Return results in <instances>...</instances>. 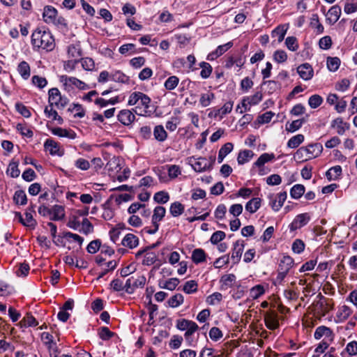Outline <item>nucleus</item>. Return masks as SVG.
<instances>
[{
  "label": "nucleus",
  "instance_id": "nucleus-2",
  "mask_svg": "<svg viewBox=\"0 0 357 357\" xmlns=\"http://www.w3.org/2000/svg\"><path fill=\"white\" fill-rule=\"evenodd\" d=\"M50 107L56 106L58 109H63L69 102V99L61 96L57 88H52L48 91Z\"/></svg>",
  "mask_w": 357,
  "mask_h": 357
},
{
  "label": "nucleus",
  "instance_id": "nucleus-9",
  "mask_svg": "<svg viewBox=\"0 0 357 357\" xmlns=\"http://www.w3.org/2000/svg\"><path fill=\"white\" fill-rule=\"evenodd\" d=\"M297 72L300 77L304 80H310L313 77V69L310 64L305 63L297 68Z\"/></svg>",
  "mask_w": 357,
  "mask_h": 357
},
{
  "label": "nucleus",
  "instance_id": "nucleus-15",
  "mask_svg": "<svg viewBox=\"0 0 357 357\" xmlns=\"http://www.w3.org/2000/svg\"><path fill=\"white\" fill-rule=\"evenodd\" d=\"M121 243L123 245L132 249L138 245L139 239L134 234H128L123 238Z\"/></svg>",
  "mask_w": 357,
  "mask_h": 357
},
{
  "label": "nucleus",
  "instance_id": "nucleus-64",
  "mask_svg": "<svg viewBox=\"0 0 357 357\" xmlns=\"http://www.w3.org/2000/svg\"><path fill=\"white\" fill-rule=\"evenodd\" d=\"M344 351L349 356H354L357 354V342L352 341L347 344Z\"/></svg>",
  "mask_w": 357,
  "mask_h": 357
},
{
  "label": "nucleus",
  "instance_id": "nucleus-14",
  "mask_svg": "<svg viewBox=\"0 0 357 357\" xmlns=\"http://www.w3.org/2000/svg\"><path fill=\"white\" fill-rule=\"evenodd\" d=\"M331 127H337V134L342 135L346 130L349 129L350 126L348 123L344 122L342 118H337L332 121Z\"/></svg>",
  "mask_w": 357,
  "mask_h": 357
},
{
  "label": "nucleus",
  "instance_id": "nucleus-54",
  "mask_svg": "<svg viewBox=\"0 0 357 357\" xmlns=\"http://www.w3.org/2000/svg\"><path fill=\"white\" fill-rule=\"evenodd\" d=\"M101 247V241L99 239H96L89 243L86 247V250L89 253H96Z\"/></svg>",
  "mask_w": 357,
  "mask_h": 357
},
{
  "label": "nucleus",
  "instance_id": "nucleus-58",
  "mask_svg": "<svg viewBox=\"0 0 357 357\" xmlns=\"http://www.w3.org/2000/svg\"><path fill=\"white\" fill-rule=\"evenodd\" d=\"M351 312L352 311L349 307L343 305L340 308L337 312V317L340 319V320L344 321L349 317Z\"/></svg>",
  "mask_w": 357,
  "mask_h": 357
},
{
  "label": "nucleus",
  "instance_id": "nucleus-62",
  "mask_svg": "<svg viewBox=\"0 0 357 357\" xmlns=\"http://www.w3.org/2000/svg\"><path fill=\"white\" fill-rule=\"evenodd\" d=\"M31 81L32 83L39 89L44 88L47 84V81L45 77H42L38 75H33Z\"/></svg>",
  "mask_w": 357,
  "mask_h": 357
},
{
  "label": "nucleus",
  "instance_id": "nucleus-39",
  "mask_svg": "<svg viewBox=\"0 0 357 357\" xmlns=\"http://www.w3.org/2000/svg\"><path fill=\"white\" fill-rule=\"evenodd\" d=\"M196 325L197 324L192 321L182 319L177 320L176 328L180 331H188V328H190L191 327H193Z\"/></svg>",
  "mask_w": 357,
  "mask_h": 357
},
{
  "label": "nucleus",
  "instance_id": "nucleus-53",
  "mask_svg": "<svg viewBox=\"0 0 357 357\" xmlns=\"http://www.w3.org/2000/svg\"><path fill=\"white\" fill-rule=\"evenodd\" d=\"M82 229H79V231H82L85 235L91 234L93 231V225L87 218H84L82 220Z\"/></svg>",
  "mask_w": 357,
  "mask_h": 357
},
{
  "label": "nucleus",
  "instance_id": "nucleus-25",
  "mask_svg": "<svg viewBox=\"0 0 357 357\" xmlns=\"http://www.w3.org/2000/svg\"><path fill=\"white\" fill-rule=\"evenodd\" d=\"M254 156V153L251 150H243L239 152L237 161L238 165H243L248 162Z\"/></svg>",
  "mask_w": 357,
  "mask_h": 357
},
{
  "label": "nucleus",
  "instance_id": "nucleus-4",
  "mask_svg": "<svg viewBox=\"0 0 357 357\" xmlns=\"http://www.w3.org/2000/svg\"><path fill=\"white\" fill-rule=\"evenodd\" d=\"M310 220L308 213H301L296 216L293 222L290 224V230L294 231L306 225Z\"/></svg>",
  "mask_w": 357,
  "mask_h": 357
},
{
  "label": "nucleus",
  "instance_id": "nucleus-48",
  "mask_svg": "<svg viewBox=\"0 0 357 357\" xmlns=\"http://www.w3.org/2000/svg\"><path fill=\"white\" fill-rule=\"evenodd\" d=\"M340 59L338 57H328L327 67L331 72H335L340 67Z\"/></svg>",
  "mask_w": 357,
  "mask_h": 357
},
{
  "label": "nucleus",
  "instance_id": "nucleus-35",
  "mask_svg": "<svg viewBox=\"0 0 357 357\" xmlns=\"http://www.w3.org/2000/svg\"><path fill=\"white\" fill-rule=\"evenodd\" d=\"M304 135L298 134L290 138L287 142V146L291 149H296L304 141Z\"/></svg>",
  "mask_w": 357,
  "mask_h": 357
},
{
  "label": "nucleus",
  "instance_id": "nucleus-47",
  "mask_svg": "<svg viewBox=\"0 0 357 357\" xmlns=\"http://www.w3.org/2000/svg\"><path fill=\"white\" fill-rule=\"evenodd\" d=\"M179 79L175 75L170 76L165 81L164 86L167 90L172 91L174 89L178 84Z\"/></svg>",
  "mask_w": 357,
  "mask_h": 357
},
{
  "label": "nucleus",
  "instance_id": "nucleus-30",
  "mask_svg": "<svg viewBox=\"0 0 357 357\" xmlns=\"http://www.w3.org/2000/svg\"><path fill=\"white\" fill-rule=\"evenodd\" d=\"M305 191V188L303 185L296 184L291 188L290 195L293 199H298L304 195Z\"/></svg>",
  "mask_w": 357,
  "mask_h": 357
},
{
  "label": "nucleus",
  "instance_id": "nucleus-61",
  "mask_svg": "<svg viewBox=\"0 0 357 357\" xmlns=\"http://www.w3.org/2000/svg\"><path fill=\"white\" fill-rule=\"evenodd\" d=\"M222 299V295L219 292H215L208 296L206 298V303L211 305H214L216 303H219Z\"/></svg>",
  "mask_w": 357,
  "mask_h": 357
},
{
  "label": "nucleus",
  "instance_id": "nucleus-8",
  "mask_svg": "<svg viewBox=\"0 0 357 357\" xmlns=\"http://www.w3.org/2000/svg\"><path fill=\"white\" fill-rule=\"evenodd\" d=\"M244 247L245 244L243 241H241L238 240L234 243V248L231 256V259H232L233 263L234 264L238 263L239 261L241 260Z\"/></svg>",
  "mask_w": 357,
  "mask_h": 357
},
{
  "label": "nucleus",
  "instance_id": "nucleus-20",
  "mask_svg": "<svg viewBox=\"0 0 357 357\" xmlns=\"http://www.w3.org/2000/svg\"><path fill=\"white\" fill-rule=\"evenodd\" d=\"M233 144L231 142H227L219 150L218 156V163L222 162L224 158L233 150Z\"/></svg>",
  "mask_w": 357,
  "mask_h": 357
},
{
  "label": "nucleus",
  "instance_id": "nucleus-31",
  "mask_svg": "<svg viewBox=\"0 0 357 357\" xmlns=\"http://www.w3.org/2000/svg\"><path fill=\"white\" fill-rule=\"evenodd\" d=\"M38 324V321L31 313H26L25 317L20 322V325L21 327H34L36 326Z\"/></svg>",
  "mask_w": 357,
  "mask_h": 357
},
{
  "label": "nucleus",
  "instance_id": "nucleus-60",
  "mask_svg": "<svg viewBox=\"0 0 357 357\" xmlns=\"http://www.w3.org/2000/svg\"><path fill=\"white\" fill-rule=\"evenodd\" d=\"M226 236V234L222 231H217L214 232L211 236L210 241L212 244L216 245L222 241Z\"/></svg>",
  "mask_w": 357,
  "mask_h": 357
},
{
  "label": "nucleus",
  "instance_id": "nucleus-11",
  "mask_svg": "<svg viewBox=\"0 0 357 357\" xmlns=\"http://www.w3.org/2000/svg\"><path fill=\"white\" fill-rule=\"evenodd\" d=\"M191 165L195 172H202L206 170H209L208 166L210 165H207L208 160L206 158L200 157L199 158L191 160Z\"/></svg>",
  "mask_w": 357,
  "mask_h": 357
},
{
  "label": "nucleus",
  "instance_id": "nucleus-41",
  "mask_svg": "<svg viewBox=\"0 0 357 357\" xmlns=\"http://www.w3.org/2000/svg\"><path fill=\"white\" fill-rule=\"evenodd\" d=\"M199 67L202 68V71L200 73V75L203 79H207L211 75L213 68L210 63L202 61L199 64Z\"/></svg>",
  "mask_w": 357,
  "mask_h": 357
},
{
  "label": "nucleus",
  "instance_id": "nucleus-27",
  "mask_svg": "<svg viewBox=\"0 0 357 357\" xmlns=\"http://www.w3.org/2000/svg\"><path fill=\"white\" fill-rule=\"evenodd\" d=\"M184 205L179 202H173L169 208V212L173 217H178L184 212Z\"/></svg>",
  "mask_w": 357,
  "mask_h": 357
},
{
  "label": "nucleus",
  "instance_id": "nucleus-29",
  "mask_svg": "<svg viewBox=\"0 0 357 357\" xmlns=\"http://www.w3.org/2000/svg\"><path fill=\"white\" fill-rule=\"evenodd\" d=\"M306 149H309V151H307V154L311 155L313 158L319 156L323 151V146L320 143L309 144Z\"/></svg>",
  "mask_w": 357,
  "mask_h": 357
},
{
  "label": "nucleus",
  "instance_id": "nucleus-24",
  "mask_svg": "<svg viewBox=\"0 0 357 357\" xmlns=\"http://www.w3.org/2000/svg\"><path fill=\"white\" fill-rule=\"evenodd\" d=\"M35 213V206L31 205L30 207H29L26 212L24 213L25 218L26 220V225L29 227L34 228L36 225L37 222L36 220L33 219L32 213Z\"/></svg>",
  "mask_w": 357,
  "mask_h": 357
},
{
  "label": "nucleus",
  "instance_id": "nucleus-22",
  "mask_svg": "<svg viewBox=\"0 0 357 357\" xmlns=\"http://www.w3.org/2000/svg\"><path fill=\"white\" fill-rule=\"evenodd\" d=\"M151 102V98L146 94L142 93L141 96L139 97V102L137 103V106L136 107V109H135V112L137 114L142 115L141 113H139L137 112V109H140L141 106L144 107V112L146 113V109L149 107V104Z\"/></svg>",
  "mask_w": 357,
  "mask_h": 357
},
{
  "label": "nucleus",
  "instance_id": "nucleus-10",
  "mask_svg": "<svg viewBox=\"0 0 357 357\" xmlns=\"http://www.w3.org/2000/svg\"><path fill=\"white\" fill-rule=\"evenodd\" d=\"M265 324L270 330H275L279 327L278 314L275 312H270L266 314Z\"/></svg>",
  "mask_w": 357,
  "mask_h": 357
},
{
  "label": "nucleus",
  "instance_id": "nucleus-13",
  "mask_svg": "<svg viewBox=\"0 0 357 357\" xmlns=\"http://www.w3.org/2000/svg\"><path fill=\"white\" fill-rule=\"evenodd\" d=\"M56 15L57 10L56 8L51 6H45L43 14L45 22L47 23L54 22Z\"/></svg>",
  "mask_w": 357,
  "mask_h": 357
},
{
  "label": "nucleus",
  "instance_id": "nucleus-34",
  "mask_svg": "<svg viewBox=\"0 0 357 357\" xmlns=\"http://www.w3.org/2000/svg\"><path fill=\"white\" fill-rule=\"evenodd\" d=\"M17 70L23 79H27L30 76V66L24 61L20 62L17 66Z\"/></svg>",
  "mask_w": 357,
  "mask_h": 357
},
{
  "label": "nucleus",
  "instance_id": "nucleus-28",
  "mask_svg": "<svg viewBox=\"0 0 357 357\" xmlns=\"http://www.w3.org/2000/svg\"><path fill=\"white\" fill-rule=\"evenodd\" d=\"M166 213L165 208L161 206H156L153 210L152 216V223H158L161 221Z\"/></svg>",
  "mask_w": 357,
  "mask_h": 357
},
{
  "label": "nucleus",
  "instance_id": "nucleus-5",
  "mask_svg": "<svg viewBox=\"0 0 357 357\" xmlns=\"http://www.w3.org/2000/svg\"><path fill=\"white\" fill-rule=\"evenodd\" d=\"M314 337L316 340H319L322 337H324V340L333 341L334 334L330 328L325 326H320L316 328L314 333Z\"/></svg>",
  "mask_w": 357,
  "mask_h": 357
},
{
  "label": "nucleus",
  "instance_id": "nucleus-36",
  "mask_svg": "<svg viewBox=\"0 0 357 357\" xmlns=\"http://www.w3.org/2000/svg\"><path fill=\"white\" fill-rule=\"evenodd\" d=\"M287 29V25H280L273 31L272 36L273 37L278 36V42H282L284 38Z\"/></svg>",
  "mask_w": 357,
  "mask_h": 357
},
{
  "label": "nucleus",
  "instance_id": "nucleus-44",
  "mask_svg": "<svg viewBox=\"0 0 357 357\" xmlns=\"http://www.w3.org/2000/svg\"><path fill=\"white\" fill-rule=\"evenodd\" d=\"M184 298L181 294H176L172 296L167 301L171 307H177L183 303Z\"/></svg>",
  "mask_w": 357,
  "mask_h": 357
},
{
  "label": "nucleus",
  "instance_id": "nucleus-32",
  "mask_svg": "<svg viewBox=\"0 0 357 357\" xmlns=\"http://www.w3.org/2000/svg\"><path fill=\"white\" fill-rule=\"evenodd\" d=\"M153 135L155 139L159 142H164L167 137V133L162 125H158L155 127Z\"/></svg>",
  "mask_w": 357,
  "mask_h": 357
},
{
  "label": "nucleus",
  "instance_id": "nucleus-7",
  "mask_svg": "<svg viewBox=\"0 0 357 357\" xmlns=\"http://www.w3.org/2000/svg\"><path fill=\"white\" fill-rule=\"evenodd\" d=\"M341 15V8L338 5L332 6L328 11L326 22L333 25L340 19Z\"/></svg>",
  "mask_w": 357,
  "mask_h": 357
},
{
  "label": "nucleus",
  "instance_id": "nucleus-63",
  "mask_svg": "<svg viewBox=\"0 0 357 357\" xmlns=\"http://www.w3.org/2000/svg\"><path fill=\"white\" fill-rule=\"evenodd\" d=\"M157 260V256L155 252H148L144 256L142 264L145 266H151Z\"/></svg>",
  "mask_w": 357,
  "mask_h": 357
},
{
  "label": "nucleus",
  "instance_id": "nucleus-52",
  "mask_svg": "<svg viewBox=\"0 0 357 357\" xmlns=\"http://www.w3.org/2000/svg\"><path fill=\"white\" fill-rule=\"evenodd\" d=\"M148 309L149 311V320L148 321V324L149 326L153 325L154 324V313L158 311V305L155 304H153L151 302V298H149L148 303Z\"/></svg>",
  "mask_w": 357,
  "mask_h": 357
},
{
  "label": "nucleus",
  "instance_id": "nucleus-37",
  "mask_svg": "<svg viewBox=\"0 0 357 357\" xmlns=\"http://www.w3.org/2000/svg\"><path fill=\"white\" fill-rule=\"evenodd\" d=\"M199 329L198 325H196L193 327H191L190 328H188V331L184 334V338L185 340V342L187 343L188 346L190 347H194L195 346V342L192 339V335L193 333L197 331Z\"/></svg>",
  "mask_w": 357,
  "mask_h": 357
},
{
  "label": "nucleus",
  "instance_id": "nucleus-26",
  "mask_svg": "<svg viewBox=\"0 0 357 357\" xmlns=\"http://www.w3.org/2000/svg\"><path fill=\"white\" fill-rule=\"evenodd\" d=\"M342 174V167L340 165H336L330 168L326 172V176L328 181L336 180Z\"/></svg>",
  "mask_w": 357,
  "mask_h": 357
},
{
  "label": "nucleus",
  "instance_id": "nucleus-56",
  "mask_svg": "<svg viewBox=\"0 0 357 357\" xmlns=\"http://www.w3.org/2000/svg\"><path fill=\"white\" fill-rule=\"evenodd\" d=\"M183 340V338L182 336L178 335H174L169 342V347L172 349H178L181 347Z\"/></svg>",
  "mask_w": 357,
  "mask_h": 357
},
{
  "label": "nucleus",
  "instance_id": "nucleus-3",
  "mask_svg": "<svg viewBox=\"0 0 357 357\" xmlns=\"http://www.w3.org/2000/svg\"><path fill=\"white\" fill-rule=\"evenodd\" d=\"M59 80L63 83L64 89L67 91H70L73 89V86H75L80 90L89 89V86L86 83L75 77L61 75L59 77Z\"/></svg>",
  "mask_w": 357,
  "mask_h": 357
},
{
  "label": "nucleus",
  "instance_id": "nucleus-42",
  "mask_svg": "<svg viewBox=\"0 0 357 357\" xmlns=\"http://www.w3.org/2000/svg\"><path fill=\"white\" fill-rule=\"evenodd\" d=\"M106 168L108 171H119L121 169L120 159L118 157H112L107 163Z\"/></svg>",
  "mask_w": 357,
  "mask_h": 357
},
{
  "label": "nucleus",
  "instance_id": "nucleus-38",
  "mask_svg": "<svg viewBox=\"0 0 357 357\" xmlns=\"http://www.w3.org/2000/svg\"><path fill=\"white\" fill-rule=\"evenodd\" d=\"M13 200L17 204L25 205L27 203V197L25 192L23 190H18L15 191Z\"/></svg>",
  "mask_w": 357,
  "mask_h": 357
},
{
  "label": "nucleus",
  "instance_id": "nucleus-57",
  "mask_svg": "<svg viewBox=\"0 0 357 357\" xmlns=\"http://www.w3.org/2000/svg\"><path fill=\"white\" fill-rule=\"evenodd\" d=\"M262 93L259 91H257L252 96H246V100H248L249 106H252L257 105L262 100Z\"/></svg>",
  "mask_w": 357,
  "mask_h": 357
},
{
  "label": "nucleus",
  "instance_id": "nucleus-51",
  "mask_svg": "<svg viewBox=\"0 0 357 357\" xmlns=\"http://www.w3.org/2000/svg\"><path fill=\"white\" fill-rule=\"evenodd\" d=\"M265 292L264 288L261 284H257L250 289V295L252 299H257Z\"/></svg>",
  "mask_w": 357,
  "mask_h": 357
},
{
  "label": "nucleus",
  "instance_id": "nucleus-1",
  "mask_svg": "<svg viewBox=\"0 0 357 357\" xmlns=\"http://www.w3.org/2000/svg\"><path fill=\"white\" fill-rule=\"evenodd\" d=\"M31 44L34 47L42 48L47 52L55 47L54 38L49 31L36 29L31 35Z\"/></svg>",
  "mask_w": 357,
  "mask_h": 357
},
{
  "label": "nucleus",
  "instance_id": "nucleus-17",
  "mask_svg": "<svg viewBox=\"0 0 357 357\" xmlns=\"http://www.w3.org/2000/svg\"><path fill=\"white\" fill-rule=\"evenodd\" d=\"M110 79L114 82L123 84H128L130 82L129 77L120 70L112 72L110 75Z\"/></svg>",
  "mask_w": 357,
  "mask_h": 357
},
{
  "label": "nucleus",
  "instance_id": "nucleus-40",
  "mask_svg": "<svg viewBox=\"0 0 357 357\" xmlns=\"http://www.w3.org/2000/svg\"><path fill=\"white\" fill-rule=\"evenodd\" d=\"M50 107V108H49V107H46L45 108L44 112H45V116L47 118L52 117L53 120L57 121L58 123L61 125L63 122V119L60 116L58 115V113L56 110L52 109V107Z\"/></svg>",
  "mask_w": 357,
  "mask_h": 357
},
{
  "label": "nucleus",
  "instance_id": "nucleus-59",
  "mask_svg": "<svg viewBox=\"0 0 357 357\" xmlns=\"http://www.w3.org/2000/svg\"><path fill=\"white\" fill-rule=\"evenodd\" d=\"M285 45L291 51H296L298 48L297 39L294 36H289L285 40Z\"/></svg>",
  "mask_w": 357,
  "mask_h": 357
},
{
  "label": "nucleus",
  "instance_id": "nucleus-33",
  "mask_svg": "<svg viewBox=\"0 0 357 357\" xmlns=\"http://www.w3.org/2000/svg\"><path fill=\"white\" fill-rule=\"evenodd\" d=\"M294 264V259L289 256H284L280 260L278 269L289 272Z\"/></svg>",
  "mask_w": 357,
  "mask_h": 357
},
{
  "label": "nucleus",
  "instance_id": "nucleus-55",
  "mask_svg": "<svg viewBox=\"0 0 357 357\" xmlns=\"http://www.w3.org/2000/svg\"><path fill=\"white\" fill-rule=\"evenodd\" d=\"M15 109L22 116L25 118H29L31 115L30 110L22 102L15 103Z\"/></svg>",
  "mask_w": 357,
  "mask_h": 357
},
{
  "label": "nucleus",
  "instance_id": "nucleus-16",
  "mask_svg": "<svg viewBox=\"0 0 357 357\" xmlns=\"http://www.w3.org/2000/svg\"><path fill=\"white\" fill-rule=\"evenodd\" d=\"M50 219L52 221L61 220L64 218V208L60 205H54L52 208V215Z\"/></svg>",
  "mask_w": 357,
  "mask_h": 357
},
{
  "label": "nucleus",
  "instance_id": "nucleus-19",
  "mask_svg": "<svg viewBox=\"0 0 357 357\" xmlns=\"http://www.w3.org/2000/svg\"><path fill=\"white\" fill-rule=\"evenodd\" d=\"M236 279L235 275L232 273L222 275L220 280V282L222 284L221 289H226L228 287H231Z\"/></svg>",
  "mask_w": 357,
  "mask_h": 357
},
{
  "label": "nucleus",
  "instance_id": "nucleus-21",
  "mask_svg": "<svg viewBox=\"0 0 357 357\" xmlns=\"http://www.w3.org/2000/svg\"><path fill=\"white\" fill-rule=\"evenodd\" d=\"M261 199L259 197L252 198L245 204V210L250 213H255L261 206Z\"/></svg>",
  "mask_w": 357,
  "mask_h": 357
},
{
  "label": "nucleus",
  "instance_id": "nucleus-45",
  "mask_svg": "<svg viewBox=\"0 0 357 357\" xmlns=\"http://www.w3.org/2000/svg\"><path fill=\"white\" fill-rule=\"evenodd\" d=\"M0 296H7L15 292L14 287L5 282L0 281Z\"/></svg>",
  "mask_w": 357,
  "mask_h": 357
},
{
  "label": "nucleus",
  "instance_id": "nucleus-6",
  "mask_svg": "<svg viewBox=\"0 0 357 357\" xmlns=\"http://www.w3.org/2000/svg\"><path fill=\"white\" fill-rule=\"evenodd\" d=\"M118 120L124 126H130L135 121V116L134 114L128 109H122L119 112L118 116Z\"/></svg>",
  "mask_w": 357,
  "mask_h": 357
},
{
  "label": "nucleus",
  "instance_id": "nucleus-43",
  "mask_svg": "<svg viewBox=\"0 0 357 357\" xmlns=\"http://www.w3.org/2000/svg\"><path fill=\"white\" fill-rule=\"evenodd\" d=\"M18 162L12 161L7 169V174L12 178H17L20 176V171L18 169Z\"/></svg>",
  "mask_w": 357,
  "mask_h": 357
},
{
  "label": "nucleus",
  "instance_id": "nucleus-23",
  "mask_svg": "<svg viewBox=\"0 0 357 357\" xmlns=\"http://www.w3.org/2000/svg\"><path fill=\"white\" fill-rule=\"evenodd\" d=\"M44 147L45 151H49L50 154L54 155L58 154L59 147L58 143L52 139H46Z\"/></svg>",
  "mask_w": 357,
  "mask_h": 357
},
{
  "label": "nucleus",
  "instance_id": "nucleus-18",
  "mask_svg": "<svg viewBox=\"0 0 357 357\" xmlns=\"http://www.w3.org/2000/svg\"><path fill=\"white\" fill-rule=\"evenodd\" d=\"M206 255L205 251L202 248H196L192 251V260L196 264H200L206 261Z\"/></svg>",
  "mask_w": 357,
  "mask_h": 357
},
{
  "label": "nucleus",
  "instance_id": "nucleus-50",
  "mask_svg": "<svg viewBox=\"0 0 357 357\" xmlns=\"http://www.w3.org/2000/svg\"><path fill=\"white\" fill-rule=\"evenodd\" d=\"M323 102V98L321 96L314 94L310 97L308 100V104L310 107L312 109L317 108L319 107Z\"/></svg>",
  "mask_w": 357,
  "mask_h": 357
},
{
  "label": "nucleus",
  "instance_id": "nucleus-46",
  "mask_svg": "<svg viewBox=\"0 0 357 357\" xmlns=\"http://www.w3.org/2000/svg\"><path fill=\"white\" fill-rule=\"evenodd\" d=\"M153 199L155 202L163 204L169 200V195L165 191H159L155 193Z\"/></svg>",
  "mask_w": 357,
  "mask_h": 357
},
{
  "label": "nucleus",
  "instance_id": "nucleus-49",
  "mask_svg": "<svg viewBox=\"0 0 357 357\" xmlns=\"http://www.w3.org/2000/svg\"><path fill=\"white\" fill-rule=\"evenodd\" d=\"M183 291L186 294H192L197 291V283L195 280L187 281L183 287Z\"/></svg>",
  "mask_w": 357,
  "mask_h": 357
},
{
  "label": "nucleus",
  "instance_id": "nucleus-12",
  "mask_svg": "<svg viewBox=\"0 0 357 357\" xmlns=\"http://www.w3.org/2000/svg\"><path fill=\"white\" fill-rule=\"evenodd\" d=\"M275 158V155L273 153H264L261 154L258 159L254 162L253 165L259 168V174L263 175V169L262 167L265 163L271 161Z\"/></svg>",
  "mask_w": 357,
  "mask_h": 357
}]
</instances>
